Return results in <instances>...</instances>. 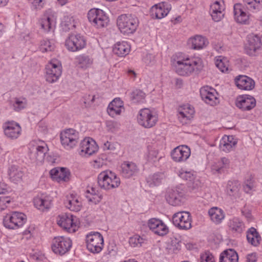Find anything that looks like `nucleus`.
<instances>
[{"label":"nucleus","mask_w":262,"mask_h":262,"mask_svg":"<svg viewBox=\"0 0 262 262\" xmlns=\"http://www.w3.org/2000/svg\"><path fill=\"white\" fill-rule=\"evenodd\" d=\"M245 6L236 3L233 6V18L236 23L241 25H249L250 14L245 11V7L251 12H257L262 8V0H243Z\"/></svg>","instance_id":"f257e3e1"},{"label":"nucleus","mask_w":262,"mask_h":262,"mask_svg":"<svg viewBox=\"0 0 262 262\" xmlns=\"http://www.w3.org/2000/svg\"><path fill=\"white\" fill-rule=\"evenodd\" d=\"M171 65L176 72L181 76H188L194 70L196 61L182 53L176 54L171 58Z\"/></svg>","instance_id":"f03ea898"},{"label":"nucleus","mask_w":262,"mask_h":262,"mask_svg":"<svg viewBox=\"0 0 262 262\" xmlns=\"http://www.w3.org/2000/svg\"><path fill=\"white\" fill-rule=\"evenodd\" d=\"M139 26V20L134 15L124 14L119 15L117 19V26L121 34L129 36L134 34Z\"/></svg>","instance_id":"7ed1b4c3"},{"label":"nucleus","mask_w":262,"mask_h":262,"mask_svg":"<svg viewBox=\"0 0 262 262\" xmlns=\"http://www.w3.org/2000/svg\"><path fill=\"white\" fill-rule=\"evenodd\" d=\"M98 184L100 188L105 190L116 189L120 186L121 180L114 172L106 170L101 172L97 177Z\"/></svg>","instance_id":"20e7f679"},{"label":"nucleus","mask_w":262,"mask_h":262,"mask_svg":"<svg viewBox=\"0 0 262 262\" xmlns=\"http://www.w3.org/2000/svg\"><path fill=\"white\" fill-rule=\"evenodd\" d=\"M159 115L154 109L144 108L140 110L137 115L138 124L144 128H151L156 125Z\"/></svg>","instance_id":"39448f33"},{"label":"nucleus","mask_w":262,"mask_h":262,"mask_svg":"<svg viewBox=\"0 0 262 262\" xmlns=\"http://www.w3.org/2000/svg\"><path fill=\"white\" fill-rule=\"evenodd\" d=\"M57 225L64 231L73 233L78 231L80 227L78 219L71 213H62L57 217Z\"/></svg>","instance_id":"423d86ee"},{"label":"nucleus","mask_w":262,"mask_h":262,"mask_svg":"<svg viewBox=\"0 0 262 262\" xmlns=\"http://www.w3.org/2000/svg\"><path fill=\"white\" fill-rule=\"evenodd\" d=\"M60 142L66 150H70L77 146L79 140V134L73 128L62 130L60 135Z\"/></svg>","instance_id":"0eeeda50"},{"label":"nucleus","mask_w":262,"mask_h":262,"mask_svg":"<svg viewBox=\"0 0 262 262\" xmlns=\"http://www.w3.org/2000/svg\"><path fill=\"white\" fill-rule=\"evenodd\" d=\"M88 18L95 27L100 29L106 27L110 19L107 14L99 9H91L88 13Z\"/></svg>","instance_id":"6e6552de"},{"label":"nucleus","mask_w":262,"mask_h":262,"mask_svg":"<svg viewBox=\"0 0 262 262\" xmlns=\"http://www.w3.org/2000/svg\"><path fill=\"white\" fill-rule=\"evenodd\" d=\"M87 249L91 253L97 254L100 253L104 246L103 236L98 232H91L85 238Z\"/></svg>","instance_id":"1a4fd4ad"},{"label":"nucleus","mask_w":262,"mask_h":262,"mask_svg":"<svg viewBox=\"0 0 262 262\" xmlns=\"http://www.w3.org/2000/svg\"><path fill=\"white\" fill-rule=\"evenodd\" d=\"M27 221L26 215L21 212H13L4 218V225L7 228L16 229L21 227Z\"/></svg>","instance_id":"9d476101"},{"label":"nucleus","mask_w":262,"mask_h":262,"mask_svg":"<svg viewBox=\"0 0 262 262\" xmlns=\"http://www.w3.org/2000/svg\"><path fill=\"white\" fill-rule=\"evenodd\" d=\"M62 73V66L60 62L53 59L46 67V80L50 83L56 82Z\"/></svg>","instance_id":"9b49d317"},{"label":"nucleus","mask_w":262,"mask_h":262,"mask_svg":"<svg viewBox=\"0 0 262 262\" xmlns=\"http://www.w3.org/2000/svg\"><path fill=\"white\" fill-rule=\"evenodd\" d=\"M200 93L201 99L206 104L214 106L220 103L219 94L215 89L204 86L200 89Z\"/></svg>","instance_id":"f8f14e48"},{"label":"nucleus","mask_w":262,"mask_h":262,"mask_svg":"<svg viewBox=\"0 0 262 262\" xmlns=\"http://www.w3.org/2000/svg\"><path fill=\"white\" fill-rule=\"evenodd\" d=\"M72 246V242L70 238L57 236L53 239L51 248L54 253L62 255L70 250Z\"/></svg>","instance_id":"ddd939ff"},{"label":"nucleus","mask_w":262,"mask_h":262,"mask_svg":"<svg viewBox=\"0 0 262 262\" xmlns=\"http://www.w3.org/2000/svg\"><path fill=\"white\" fill-rule=\"evenodd\" d=\"M173 225L180 229L188 230L191 227V216L189 212L180 211L175 213L172 217Z\"/></svg>","instance_id":"4468645a"},{"label":"nucleus","mask_w":262,"mask_h":262,"mask_svg":"<svg viewBox=\"0 0 262 262\" xmlns=\"http://www.w3.org/2000/svg\"><path fill=\"white\" fill-rule=\"evenodd\" d=\"M31 158L33 160L41 161L43 160L46 154L48 151L47 144L43 142H36L35 141L31 142L29 145Z\"/></svg>","instance_id":"2eb2a0df"},{"label":"nucleus","mask_w":262,"mask_h":262,"mask_svg":"<svg viewBox=\"0 0 262 262\" xmlns=\"http://www.w3.org/2000/svg\"><path fill=\"white\" fill-rule=\"evenodd\" d=\"M86 46V40L80 34H71L66 40L65 46L68 50L77 52L83 49Z\"/></svg>","instance_id":"dca6fc26"},{"label":"nucleus","mask_w":262,"mask_h":262,"mask_svg":"<svg viewBox=\"0 0 262 262\" xmlns=\"http://www.w3.org/2000/svg\"><path fill=\"white\" fill-rule=\"evenodd\" d=\"M53 197L47 193L38 194L33 200L34 207L42 212L48 211L53 205Z\"/></svg>","instance_id":"f3484780"},{"label":"nucleus","mask_w":262,"mask_h":262,"mask_svg":"<svg viewBox=\"0 0 262 262\" xmlns=\"http://www.w3.org/2000/svg\"><path fill=\"white\" fill-rule=\"evenodd\" d=\"M5 136L11 140L17 139L21 134V127L19 123L14 121H8L3 125Z\"/></svg>","instance_id":"a211bd4d"},{"label":"nucleus","mask_w":262,"mask_h":262,"mask_svg":"<svg viewBox=\"0 0 262 262\" xmlns=\"http://www.w3.org/2000/svg\"><path fill=\"white\" fill-rule=\"evenodd\" d=\"M99 147L94 140L90 137L85 138L80 144V154L84 157H89L96 153Z\"/></svg>","instance_id":"6ab92c4d"},{"label":"nucleus","mask_w":262,"mask_h":262,"mask_svg":"<svg viewBox=\"0 0 262 262\" xmlns=\"http://www.w3.org/2000/svg\"><path fill=\"white\" fill-rule=\"evenodd\" d=\"M149 229L155 234L164 236L169 232V228L161 220L158 218L150 219L147 222Z\"/></svg>","instance_id":"aec40b11"},{"label":"nucleus","mask_w":262,"mask_h":262,"mask_svg":"<svg viewBox=\"0 0 262 262\" xmlns=\"http://www.w3.org/2000/svg\"><path fill=\"white\" fill-rule=\"evenodd\" d=\"M177 116L179 121L182 124L188 123L193 118L195 110L190 104H187L180 106L177 110Z\"/></svg>","instance_id":"412c9836"},{"label":"nucleus","mask_w":262,"mask_h":262,"mask_svg":"<svg viewBox=\"0 0 262 262\" xmlns=\"http://www.w3.org/2000/svg\"><path fill=\"white\" fill-rule=\"evenodd\" d=\"M225 6L223 0L213 2L210 6L209 13L212 19L215 22L221 21L224 16Z\"/></svg>","instance_id":"4be33fe9"},{"label":"nucleus","mask_w":262,"mask_h":262,"mask_svg":"<svg viewBox=\"0 0 262 262\" xmlns=\"http://www.w3.org/2000/svg\"><path fill=\"white\" fill-rule=\"evenodd\" d=\"M51 179L58 183L69 181L71 172L69 169L64 167H55L50 171Z\"/></svg>","instance_id":"5701e85b"},{"label":"nucleus","mask_w":262,"mask_h":262,"mask_svg":"<svg viewBox=\"0 0 262 262\" xmlns=\"http://www.w3.org/2000/svg\"><path fill=\"white\" fill-rule=\"evenodd\" d=\"M190 149L186 145H180L174 148L171 152L172 159L176 162L186 161L190 157Z\"/></svg>","instance_id":"b1692460"},{"label":"nucleus","mask_w":262,"mask_h":262,"mask_svg":"<svg viewBox=\"0 0 262 262\" xmlns=\"http://www.w3.org/2000/svg\"><path fill=\"white\" fill-rule=\"evenodd\" d=\"M64 204L67 209L74 212L80 211L82 207L81 198L74 193H70L66 196Z\"/></svg>","instance_id":"393cba45"},{"label":"nucleus","mask_w":262,"mask_h":262,"mask_svg":"<svg viewBox=\"0 0 262 262\" xmlns=\"http://www.w3.org/2000/svg\"><path fill=\"white\" fill-rule=\"evenodd\" d=\"M171 9L170 4L166 2H162L151 7V15L153 18L161 19L167 15Z\"/></svg>","instance_id":"a878e982"},{"label":"nucleus","mask_w":262,"mask_h":262,"mask_svg":"<svg viewBox=\"0 0 262 262\" xmlns=\"http://www.w3.org/2000/svg\"><path fill=\"white\" fill-rule=\"evenodd\" d=\"M183 192L179 188H174L168 190L165 195L166 201L171 205L179 206L183 202Z\"/></svg>","instance_id":"bb28decb"},{"label":"nucleus","mask_w":262,"mask_h":262,"mask_svg":"<svg viewBox=\"0 0 262 262\" xmlns=\"http://www.w3.org/2000/svg\"><path fill=\"white\" fill-rule=\"evenodd\" d=\"M123 102L119 98L114 99L108 104L107 113L112 118H116L124 112Z\"/></svg>","instance_id":"cd10ccee"},{"label":"nucleus","mask_w":262,"mask_h":262,"mask_svg":"<svg viewBox=\"0 0 262 262\" xmlns=\"http://www.w3.org/2000/svg\"><path fill=\"white\" fill-rule=\"evenodd\" d=\"M237 144V139L232 135H224L220 140V149L226 153L234 150Z\"/></svg>","instance_id":"c85d7f7f"},{"label":"nucleus","mask_w":262,"mask_h":262,"mask_svg":"<svg viewBox=\"0 0 262 262\" xmlns=\"http://www.w3.org/2000/svg\"><path fill=\"white\" fill-rule=\"evenodd\" d=\"M261 46V42L260 37L254 34H250L248 36V43L245 47V51L249 55H255L256 51Z\"/></svg>","instance_id":"c756f323"},{"label":"nucleus","mask_w":262,"mask_h":262,"mask_svg":"<svg viewBox=\"0 0 262 262\" xmlns=\"http://www.w3.org/2000/svg\"><path fill=\"white\" fill-rule=\"evenodd\" d=\"M235 84L241 90L250 91L255 86L254 81L246 75H239L234 79Z\"/></svg>","instance_id":"7c9ffc66"},{"label":"nucleus","mask_w":262,"mask_h":262,"mask_svg":"<svg viewBox=\"0 0 262 262\" xmlns=\"http://www.w3.org/2000/svg\"><path fill=\"white\" fill-rule=\"evenodd\" d=\"M256 104L255 99L249 95H243L237 97L236 105L243 111H249L253 108Z\"/></svg>","instance_id":"2f4dec72"},{"label":"nucleus","mask_w":262,"mask_h":262,"mask_svg":"<svg viewBox=\"0 0 262 262\" xmlns=\"http://www.w3.org/2000/svg\"><path fill=\"white\" fill-rule=\"evenodd\" d=\"M39 24L44 32L53 31L56 26V18L52 14L45 15L39 20Z\"/></svg>","instance_id":"473e14b6"},{"label":"nucleus","mask_w":262,"mask_h":262,"mask_svg":"<svg viewBox=\"0 0 262 262\" xmlns=\"http://www.w3.org/2000/svg\"><path fill=\"white\" fill-rule=\"evenodd\" d=\"M121 174L125 178H130L138 172L137 165L133 162H124L121 165Z\"/></svg>","instance_id":"72a5a7b5"},{"label":"nucleus","mask_w":262,"mask_h":262,"mask_svg":"<svg viewBox=\"0 0 262 262\" xmlns=\"http://www.w3.org/2000/svg\"><path fill=\"white\" fill-rule=\"evenodd\" d=\"M85 196L89 204L93 205L99 203L102 199V195L94 187H88Z\"/></svg>","instance_id":"f704fd0d"},{"label":"nucleus","mask_w":262,"mask_h":262,"mask_svg":"<svg viewBox=\"0 0 262 262\" xmlns=\"http://www.w3.org/2000/svg\"><path fill=\"white\" fill-rule=\"evenodd\" d=\"M230 162L229 159L223 157L214 163L211 166V170L214 173H223L230 168Z\"/></svg>","instance_id":"c9c22d12"},{"label":"nucleus","mask_w":262,"mask_h":262,"mask_svg":"<svg viewBox=\"0 0 262 262\" xmlns=\"http://www.w3.org/2000/svg\"><path fill=\"white\" fill-rule=\"evenodd\" d=\"M8 173L9 179L12 182L18 184L23 181L24 173L18 166L15 165L11 166L9 168Z\"/></svg>","instance_id":"e433bc0d"},{"label":"nucleus","mask_w":262,"mask_h":262,"mask_svg":"<svg viewBox=\"0 0 262 262\" xmlns=\"http://www.w3.org/2000/svg\"><path fill=\"white\" fill-rule=\"evenodd\" d=\"M159 148L158 145L154 143L148 145L147 152L145 155L146 160L150 163L159 161L161 157L159 156Z\"/></svg>","instance_id":"4c0bfd02"},{"label":"nucleus","mask_w":262,"mask_h":262,"mask_svg":"<svg viewBox=\"0 0 262 262\" xmlns=\"http://www.w3.org/2000/svg\"><path fill=\"white\" fill-rule=\"evenodd\" d=\"M75 63L78 68L86 70L92 66L93 59L89 55L82 54L75 57Z\"/></svg>","instance_id":"58836bf2"},{"label":"nucleus","mask_w":262,"mask_h":262,"mask_svg":"<svg viewBox=\"0 0 262 262\" xmlns=\"http://www.w3.org/2000/svg\"><path fill=\"white\" fill-rule=\"evenodd\" d=\"M130 51V46L126 41H119L114 45L113 53L120 57H124L128 55Z\"/></svg>","instance_id":"ea45409f"},{"label":"nucleus","mask_w":262,"mask_h":262,"mask_svg":"<svg viewBox=\"0 0 262 262\" xmlns=\"http://www.w3.org/2000/svg\"><path fill=\"white\" fill-rule=\"evenodd\" d=\"M211 220L215 224H220L225 218V213L221 209L214 207L208 211Z\"/></svg>","instance_id":"a19ab883"},{"label":"nucleus","mask_w":262,"mask_h":262,"mask_svg":"<svg viewBox=\"0 0 262 262\" xmlns=\"http://www.w3.org/2000/svg\"><path fill=\"white\" fill-rule=\"evenodd\" d=\"M77 21L76 19L72 16H64L61 22V27L64 32H68L74 29L76 26Z\"/></svg>","instance_id":"79ce46f5"},{"label":"nucleus","mask_w":262,"mask_h":262,"mask_svg":"<svg viewBox=\"0 0 262 262\" xmlns=\"http://www.w3.org/2000/svg\"><path fill=\"white\" fill-rule=\"evenodd\" d=\"M246 236L248 242L251 245L256 247L260 244L261 237L254 228L251 227L247 231Z\"/></svg>","instance_id":"37998d69"},{"label":"nucleus","mask_w":262,"mask_h":262,"mask_svg":"<svg viewBox=\"0 0 262 262\" xmlns=\"http://www.w3.org/2000/svg\"><path fill=\"white\" fill-rule=\"evenodd\" d=\"M241 184L236 180L229 181L226 187V192L230 196L239 197Z\"/></svg>","instance_id":"c03bdc74"},{"label":"nucleus","mask_w":262,"mask_h":262,"mask_svg":"<svg viewBox=\"0 0 262 262\" xmlns=\"http://www.w3.org/2000/svg\"><path fill=\"white\" fill-rule=\"evenodd\" d=\"M238 255L233 250L229 249L221 253L220 262H238Z\"/></svg>","instance_id":"a18cd8bd"},{"label":"nucleus","mask_w":262,"mask_h":262,"mask_svg":"<svg viewBox=\"0 0 262 262\" xmlns=\"http://www.w3.org/2000/svg\"><path fill=\"white\" fill-rule=\"evenodd\" d=\"M230 230L233 232L242 233L245 229L244 223L238 218H233L228 222Z\"/></svg>","instance_id":"49530a36"},{"label":"nucleus","mask_w":262,"mask_h":262,"mask_svg":"<svg viewBox=\"0 0 262 262\" xmlns=\"http://www.w3.org/2000/svg\"><path fill=\"white\" fill-rule=\"evenodd\" d=\"M12 105L15 111L19 112L27 107L28 101L25 97H15L13 99Z\"/></svg>","instance_id":"de8ad7c7"},{"label":"nucleus","mask_w":262,"mask_h":262,"mask_svg":"<svg viewBox=\"0 0 262 262\" xmlns=\"http://www.w3.org/2000/svg\"><path fill=\"white\" fill-rule=\"evenodd\" d=\"M216 67L223 73L226 72L229 69V61L227 59L222 56L216 57L214 60Z\"/></svg>","instance_id":"09e8293b"},{"label":"nucleus","mask_w":262,"mask_h":262,"mask_svg":"<svg viewBox=\"0 0 262 262\" xmlns=\"http://www.w3.org/2000/svg\"><path fill=\"white\" fill-rule=\"evenodd\" d=\"M146 94L140 90H135L130 94L132 100L136 103H142L145 102Z\"/></svg>","instance_id":"8fccbe9b"},{"label":"nucleus","mask_w":262,"mask_h":262,"mask_svg":"<svg viewBox=\"0 0 262 262\" xmlns=\"http://www.w3.org/2000/svg\"><path fill=\"white\" fill-rule=\"evenodd\" d=\"M195 173L194 170L187 171L182 168L179 170L178 174L181 178L193 184L195 179Z\"/></svg>","instance_id":"3c124183"},{"label":"nucleus","mask_w":262,"mask_h":262,"mask_svg":"<svg viewBox=\"0 0 262 262\" xmlns=\"http://www.w3.org/2000/svg\"><path fill=\"white\" fill-rule=\"evenodd\" d=\"M163 178L164 174L163 173H155L147 178V182L150 187H154L159 185Z\"/></svg>","instance_id":"603ef678"},{"label":"nucleus","mask_w":262,"mask_h":262,"mask_svg":"<svg viewBox=\"0 0 262 262\" xmlns=\"http://www.w3.org/2000/svg\"><path fill=\"white\" fill-rule=\"evenodd\" d=\"M146 239L138 234L130 237L129 239V244L133 247H140L144 243Z\"/></svg>","instance_id":"864d4df0"},{"label":"nucleus","mask_w":262,"mask_h":262,"mask_svg":"<svg viewBox=\"0 0 262 262\" xmlns=\"http://www.w3.org/2000/svg\"><path fill=\"white\" fill-rule=\"evenodd\" d=\"M54 49V45L50 40H42L40 41L39 49L42 53L51 51Z\"/></svg>","instance_id":"5fc2aeb1"},{"label":"nucleus","mask_w":262,"mask_h":262,"mask_svg":"<svg viewBox=\"0 0 262 262\" xmlns=\"http://www.w3.org/2000/svg\"><path fill=\"white\" fill-rule=\"evenodd\" d=\"M255 187V181L253 178L247 179L244 185L243 188L245 192L250 193Z\"/></svg>","instance_id":"6e6d98bb"},{"label":"nucleus","mask_w":262,"mask_h":262,"mask_svg":"<svg viewBox=\"0 0 262 262\" xmlns=\"http://www.w3.org/2000/svg\"><path fill=\"white\" fill-rule=\"evenodd\" d=\"M200 262H215V259L212 254L209 251H205L200 255Z\"/></svg>","instance_id":"4d7b16f0"},{"label":"nucleus","mask_w":262,"mask_h":262,"mask_svg":"<svg viewBox=\"0 0 262 262\" xmlns=\"http://www.w3.org/2000/svg\"><path fill=\"white\" fill-rule=\"evenodd\" d=\"M119 146V144L117 142L106 141L104 143L103 148L104 150H108L114 151Z\"/></svg>","instance_id":"13d9d810"},{"label":"nucleus","mask_w":262,"mask_h":262,"mask_svg":"<svg viewBox=\"0 0 262 262\" xmlns=\"http://www.w3.org/2000/svg\"><path fill=\"white\" fill-rule=\"evenodd\" d=\"M209 44L208 39L202 35H198V49L206 47Z\"/></svg>","instance_id":"bf43d9fd"},{"label":"nucleus","mask_w":262,"mask_h":262,"mask_svg":"<svg viewBox=\"0 0 262 262\" xmlns=\"http://www.w3.org/2000/svg\"><path fill=\"white\" fill-rule=\"evenodd\" d=\"M11 202L10 198L6 196L0 197V211L5 209Z\"/></svg>","instance_id":"052dcab7"},{"label":"nucleus","mask_w":262,"mask_h":262,"mask_svg":"<svg viewBox=\"0 0 262 262\" xmlns=\"http://www.w3.org/2000/svg\"><path fill=\"white\" fill-rule=\"evenodd\" d=\"M43 0H32V8L34 10H40L43 8Z\"/></svg>","instance_id":"680f3d73"},{"label":"nucleus","mask_w":262,"mask_h":262,"mask_svg":"<svg viewBox=\"0 0 262 262\" xmlns=\"http://www.w3.org/2000/svg\"><path fill=\"white\" fill-rule=\"evenodd\" d=\"M181 249V243L176 241H172L169 247V250L173 253H178Z\"/></svg>","instance_id":"e2e57ef3"},{"label":"nucleus","mask_w":262,"mask_h":262,"mask_svg":"<svg viewBox=\"0 0 262 262\" xmlns=\"http://www.w3.org/2000/svg\"><path fill=\"white\" fill-rule=\"evenodd\" d=\"M187 46L190 49H196V38L194 36L189 38L187 41Z\"/></svg>","instance_id":"0e129e2a"},{"label":"nucleus","mask_w":262,"mask_h":262,"mask_svg":"<svg viewBox=\"0 0 262 262\" xmlns=\"http://www.w3.org/2000/svg\"><path fill=\"white\" fill-rule=\"evenodd\" d=\"M10 190L9 186L5 182H0V194H4Z\"/></svg>","instance_id":"69168bd1"},{"label":"nucleus","mask_w":262,"mask_h":262,"mask_svg":"<svg viewBox=\"0 0 262 262\" xmlns=\"http://www.w3.org/2000/svg\"><path fill=\"white\" fill-rule=\"evenodd\" d=\"M257 260L256 254L255 253H252L248 254L246 256L247 262H256Z\"/></svg>","instance_id":"338daca9"},{"label":"nucleus","mask_w":262,"mask_h":262,"mask_svg":"<svg viewBox=\"0 0 262 262\" xmlns=\"http://www.w3.org/2000/svg\"><path fill=\"white\" fill-rule=\"evenodd\" d=\"M93 165L95 168H99L102 166L103 162L100 159H96L94 161Z\"/></svg>","instance_id":"774afa93"}]
</instances>
